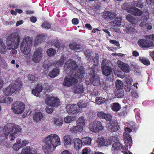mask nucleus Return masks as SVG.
<instances>
[{
  "label": "nucleus",
  "instance_id": "obj_1",
  "mask_svg": "<svg viewBox=\"0 0 154 154\" xmlns=\"http://www.w3.org/2000/svg\"><path fill=\"white\" fill-rule=\"evenodd\" d=\"M75 61L72 60H69L65 63L64 69L67 73L70 74L76 78H80L84 76L85 71L82 67H80L78 69Z\"/></svg>",
  "mask_w": 154,
  "mask_h": 154
},
{
  "label": "nucleus",
  "instance_id": "obj_2",
  "mask_svg": "<svg viewBox=\"0 0 154 154\" xmlns=\"http://www.w3.org/2000/svg\"><path fill=\"white\" fill-rule=\"evenodd\" d=\"M45 144L43 149L46 154H50L54 150L56 147L60 144V138L56 134H52L44 139Z\"/></svg>",
  "mask_w": 154,
  "mask_h": 154
},
{
  "label": "nucleus",
  "instance_id": "obj_3",
  "mask_svg": "<svg viewBox=\"0 0 154 154\" xmlns=\"http://www.w3.org/2000/svg\"><path fill=\"white\" fill-rule=\"evenodd\" d=\"M32 38L26 37L23 38L20 45V50L22 53L25 55H28L31 52L32 45Z\"/></svg>",
  "mask_w": 154,
  "mask_h": 154
},
{
  "label": "nucleus",
  "instance_id": "obj_4",
  "mask_svg": "<svg viewBox=\"0 0 154 154\" xmlns=\"http://www.w3.org/2000/svg\"><path fill=\"white\" fill-rule=\"evenodd\" d=\"M5 132V131L8 132L9 138L11 141L14 140L15 138V135L18 133H20L21 130L20 127L14 124L8 123L6 125L4 128Z\"/></svg>",
  "mask_w": 154,
  "mask_h": 154
},
{
  "label": "nucleus",
  "instance_id": "obj_5",
  "mask_svg": "<svg viewBox=\"0 0 154 154\" xmlns=\"http://www.w3.org/2000/svg\"><path fill=\"white\" fill-rule=\"evenodd\" d=\"M20 40L19 35L13 34L9 35L6 40L7 48L9 50L17 49L18 47Z\"/></svg>",
  "mask_w": 154,
  "mask_h": 154
},
{
  "label": "nucleus",
  "instance_id": "obj_6",
  "mask_svg": "<svg viewBox=\"0 0 154 154\" xmlns=\"http://www.w3.org/2000/svg\"><path fill=\"white\" fill-rule=\"evenodd\" d=\"M43 54L42 49L38 48L34 51L31 59L28 57L26 59L27 62L29 64L32 63V62L35 63H39L42 59Z\"/></svg>",
  "mask_w": 154,
  "mask_h": 154
},
{
  "label": "nucleus",
  "instance_id": "obj_7",
  "mask_svg": "<svg viewBox=\"0 0 154 154\" xmlns=\"http://www.w3.org/2000/svg\"><path fill=\"white\" fill-rule=\"evenodd\" d=\"M43 90L44 94H46L47 92H50L51 91V88L47 84H45L42 85H38L37 87L32 90V93L34 95L38 97L40 93Z\"/></svg>",
  "mask_w": 154,
  "mask_h": 154
},
{
  "label": "nucleus",
  "instance_id": "obj_8",
  "mask_svg": "<svg viewBox=\"0 0 154 154\" xmlns=\"http://www.w3.org/2000/svg\"><path fill=\"white\" fill-rule=\"evenodd\" d=\"M21 86V84L20 82H16L15 83L9 85L6 88H4L3 89V93L6 96L11 95L15 92L17 88H20Z\"/></svg>",
  "mask_w": 154,
  "mask_h": 154
},
{
  "label": "nucleus",
  "instance_id": "obj_9",
  "mask_svg": "<svg viewBox=\"0 0 154 154\" xmlns=\"http://www.w3.org/2000/svg\"><path fill=\"white\" fill-rule=\"evenodd\" d=\"M91 69L92 70H90V80L91 82L94 86H97L100 85H101L102 83L100 82L99 76L95 73L97 70H94V68Z\"/></svg>",
  "mask_w": 154,
  "mask_h": 154
},
{
  "label": "nucleus",
  "instance_id": "obj_10",
  "mask_svg": "<svg viewBox=\"0 0 154 154\" xmlns=\"http://www.w3.org/2000/svg\"><path fill=\"white\" fill-rule=\"evenodd\" d=\"M89 129L92 132L97 133L102 131L103 129V127L100 122L95 121L90 124Z\"/></svg>",
  "mask_w": 154,
  "mask_h": 154
},
{
  "label": "nucleus",
  "instance_id": "obj_11",
  "mask_svg": "<svg viewBox=\"0 0 154 154\" xmlns=\"http://www.w3.org/2000/svg\"><path fill=\"white\" fill-rule=\"evenodd\" d=\"M47 98L45 100L46 104L48 106H59L60 101L57 97L50 96L46 95Z\"/></svg>",
  "mask_w": 154,
  "mask_h": 154
},
{
  "label": "nucleus",
  "instance_id": "obj_12",
  "mask_svg": "<svg viewBox=\"0 0 154 154\" xmlns=\"http://www.w3.org/2000/svg\"><path fill=\"white\" fill-rule=\"evenodd\" d=\"M78 82V80L77 79L70 75H69L65 78L63 85L65 86L70 87L75 84Z\"/></svg>",
  "mask_w": 154,
  "mask_h": 154
},
{
  "label": "nucleus",
  "instance_id": "obj_13",
  "mask_svg": "<svg viewBox=\"0 0 154 154\" xmlns=\"http://www.w3.org/2000/svg\"><path fill=\"white\" fill-rule=\"evenodd\" d=\"M102 69L103 74L107 77L109 81H111L113 79V73L111 67L108 66Z\"/></svg>",
  "mask_w": 154,
  "mask_h": 154
},
{
  "label": "nucleus",
  "instance_id": "obj_14",
  "mask_svg": "<svg viewBox=\"0 0 154 154\" xmlns=\"http://www.w3.org/2000/svg\"><path fill=\"white\" fill-rule=\"evenodd\" d=\"M138 44L141 48H149L154 47V44L152 41L145 39L139 40L138 42Z\"/></svg>",
  "mask_w": 154,
  "mask_h": 154
},
{
  "label": "nucleus",
  "instance_id": "obj_15",
  "mask_svg": "<svg viewBox=\"0 0 154 154\" xmlns=\"http://www.w3.org/2000/svg\"><path fill=\"white\" fill-rule=\"evenodd\" d=\"M99 147L107 146L111 144V142L109 138L106 137H99L97 140Z\"/></svg>",
  "mask_w": 154,
  "mask_h": 154
},
{
  "label": "nucleus",
  "instance_id": "obj_16",
  "mask_svg": "<svg viewBox=\"0 0 154 154\" xmlns=\"http://www.w3.org/2000/svg\"><path fill=\"white\" fill-rule=\"evenodd\" d=\"M86 106H66L67 112L69 114H75L79 113L80 109L86 107Z\"/></svg>",
  "mask_w": 154,
  "mask_h": 154
},
{
  "label": "nucleus",
  "instance_id": "obj_17",
  "mask_svg": "<svg viewBox=\"0 0 154 154\" xmlns=\"http://www.w3.org/2000/svg\"><path fill=\"white\" fill-rule=\"evenodd\" d=\"M112 149L114 151L119 150L120 149L127 150L128 147L122 146V144L118 142H115L112 145Z\"/></svg>",
  "mask_w": 154,
  "mask_h": 154
},
{
  "label": "nucleus",
  "instance_id": "obj_18",
  "mask_svg": "<svg viewBox=\"0 0 154 154\" xmlns=\"http://www.w3.org/2000/svg\"><path fill=\"white\" fill-rule=\"evenodd\" d=\"M123 138L125 146L128 147V146L131 144L132 142V139L131 135L129 134L124 132Z\"/></svg>",
  "mask_w": 154,
  "mask_h": 154
},
{
  "label": "nucleus",
  "instance_id": "obj_19",
  "mask_svg": "<svg viewBox=\"0 0 154 154\" xmlns=\"http://www.w3.org/2000/svg\"><path fill=\"white\" fill-rule=\"evenodd\" d=\"M129 13L136 16H140L143 14L142 11L135 7H132L129 10Z\"/></svg>",
  "mask_w": 154,
  "mask_h": 154
},
{
  "label": "nucleus",
  "instance_id": "obj_20",
  "mask_svg": "<svg viewBox=\"0 0 154 154\" xmlns=\"http://www.w3.org/2000/svg\"><path fill=\"white\" fill-rule=\"evenodd\" d=\"M94 58H92L94 64L92 67L90 69V70H92L91 69L94 68V70H97L98 66L99 64V56L97 54H95L94 56Z\"/></svg>",
  "mask_w": 154,
  "mask_h": 154
},
{
  "label": "nucleus",
  "instance_id": "obj_21",
  "mask_svg": "<svg viewBox=\"0 0 154 154\" xmlns=\"http://www.w3.org/2000/svg\"><path fill=\"white\" fill-rule=\"evenodd\" d=\"M117 64L121 69L124 72H128L129 70V67L128 66L120 60H118L117 62Z\"/></svg>",
  "mask_w": 154,
  "mask_h": 154
},
{
  "label": "nucleus",
  "instance_id": "obj_22",
  "mask_svg": "<svg viewBox=\"0 0 154 154\" xmlns=\"http://www.w3.org/2000/svg\"><path fill=\"white\" fill-rule=\"evenodd\" d=\"M66 60V57L62 56L60 60L54 63L53 65L56 68L60 67L63 64Z\"/></svg>",
  "mask_w": 154,
  "mask_h": 154
},
{
  "label": "nucleus",
  "instance_id": "obj_23",
  "mask_svg": "<svg viewBox=\"0 0 154 154\" xmlns=\"http://www.w3.org/2000/svg\"><path fill=\"white\" fill-rule=\"evenodd\" d=\"M73 91L75 93L81 94L84 91V88L82 84H79L76 85L73 88Z\"/></svg>",
  "mask_w": 154,
  "mask_h": 154
},
{
  "label": "nucleus",
  "instance_id": "obj_24",
  "mask_svg": "<svg viewBox=\"0 0 154 154\" xmlns=\"http://www.w3.org/2000/svg\"><path fill=\"white\" fill-rule=\"evenodd\" d=\"M43 114L41 112H36L34 114L33 119L35 122H40L43 117Z\"/></svg>",
  "mask_w": 154,
  "mask_h": 154
},
{
  "label": "nucleus",
  "instance_id": "obj_25",
  "mask_svg": "<svg viewBox=\"0 0 154 154\" xmlns=\"http://www.w3.org/2000/svg\"><path fill=\"white\" fill-rule=\"evenodd\" d=\"M74 146L76 149L79 150L83 145L82 140L78 138H75L74 140Z\"/></svg>",
  "mask_w": 154,
  "mask_h": 154
},
{
  "label": "nucleus",
  "instance_id": "obj_26",
  "mask_svg": "<svg viewBox=\"0 0 154 154\" xmlns=\"http://www.w3.org/2000/svg\"><path fill=\"white\" fill-rule=\"evenodd\" d=\"M116 15L117 14L114 12L106 11L104 13V16L106 17V18L110 20L113 19Z\"/></svg>",
  "mask_w": 154,
  "mask_h": 154
},
{
  "label": "nucleus",
  "instance_id": "obj_27",
  "mask_svg": "<svg viewBox=\"0 0 154 154\" xmlns=\"http://www.w3.org/2000/svg\"><path fill=\"white\" fill-rule=\"evenodd\" d=\"M20 154H35V152L29 146L25 147L23 148Z\"/></svg>",
  "mask_w": 154,
  "mask_h": 154
},
{
  "label": "nucleus",
  "instance_id": "obj_28",
  "mask_svg": "<svg viewBox=\"0 0 154 154\" xmlns=\"http://www.w3.org/2000/svg\"><path fill=\"white\" fill-rule=\"evenodd\" d=\"M25 106H12V109L14 112L17 114H21L23 112Z\"/></svg>",
  "mask_w": 154,
  "mask_h": 154
},
{
  "label": "nucleus",
  "instance_id": "obj_29",
  "mask_svg": "<svg viewBox=\"0 0 154 154\" xmlns=\"http://www.w3.org/2000/svg\"><path fill=\"white\" fill-rule=\"evenodd\" d=\"M59 69L58 68L54 69L48 73V75L51 78H54L59 74Z\"/></svg>",
  "mask_w": 154,
  "mask_h": 154
},
{
  "label": "nucleus",
  "instance_id": "obj_30",
  "mask_svg": "<svg viewBox=\"0 0 154 154\" xmlns=\"http://www.w3.org/2000/svg\"><path fill=\"white\" fill-rule=\"evenodd\" d=\"M140 26L147 30H150L152 28V26L149 25L148 23H147V22L145 21V19H143L142 20L140 24Z\"/></svg>",
  "mask_w": 154,
  "mask_h": 154
},
{
  "label": "nucleus",
  "instance_id": "obj_31",
  "mask_svg": "<svg viewBox=\"0 0 154 154\" xmlns=\"http://www.w3.org/2000/svg\"><path fill=\"white\" fill-rule=\"evenodd\" d=\"M13 101V99L8 97H2L0 98V103H9Z\"/></svg>",
  "mask_w": 154,
  "mask_h": 154
},
{
  "label": "nucleus",
  "instance_id": "obj_32",
  "mask_svg": "<svg viewBox=\"0 0 154 154\" xmlns=\"http://www.w3.org/2000/svg\"><path fill=\"white\" fill-rule=\"evenodd\" d=\"M81 140L83 145H89L91 143L92 139L91 138L87 137L83 138Z\"/></svg>",
  "mask_w": 154,
  "mask_h": 154
},
{
  "label": "nucleus",
  "instance_id": "obj_33",
  "mask_svg": "<svg viewBox=\"0 0 154 154\" xmlns=\"http://www.w3.org/2000/svg\"><path fill=\"white\" fill-rule=\"evenodd\" d=\"M6 49L5 44L2 39H0V52L1 54H4L6 52Z\"/></svg>",
  "mask_w": 154,
  "mask_h": 154
},
{
  "label": "nucleus",
  "instance_id": "obj_34",
  "mask_svg": "<svg viewBox=\"0 0 154 154\" xmlns=\"http://www.w3.org/2000/svg\"><path fill=\"white\" fill-rule=\"evenodd\" d=\"M115 96L119 98H122L124 96V93L122 89H118L115 93Z\"/></svg>",
  "mask_w": 154,
  "mask_h": 154
},
{
  "label": "nucleus",
  "instance_id": "obj_35",
  "mask_svg": "<svg viewBox=\"0 0 154 154\" xmlns=\"http://www.w3.org/2000/svg\"><path fill=\"white\" fill-rule=\"evenodd\" d=\"M69 47L71 50L75 51L80 49L81 48V46L75 43L70 44Z\"/></svg>",
  "mask_w": 154,
  "mask_h": 154
},
{
  "label": "nucleus",
  "instance_id": "obj_36",
  "mask_svg": "<svg viewBox=\"0 0 154 154\" xmlns=\"http://www.w3.org/2000/svg\"><path fill=\"white\" fill-rule=\"evenodd\" d=\"M126 32L128 34H133L136 31L133 26L131 24H129L128 27H126Z\"/></svg>",
  "mask_w": 154,
  "mask_h": 154
},
{
  "label": "nucleus",
  "instance_id": "obj_37",
  "mask_svg": "<svg viewBox=\"0 0 154 154\" xmlns=\"http://www.w3.org/2000/svg\"><path fill=\"white\" fill-rule=\"evenodd\" d=\"M140 61L144 65L148 66L150 64V63L149 60L145 57H139Z\"/></svg>",
  "mask_w": 154,
  "mask_h": 154
},
{
  "label": "nucleus",
  "instance_id": "obj_38",
  "mask_svg": "<svg viewBox=\"0 0 154 154\" xmlns=\"http://www.w3.org/2000/svg\"><path fill=\"white\" fill-rule=\"evenodd\" d=\"M74 120L75 118L72 116H68L64 118V121L66 123H70Z\"/></svg>",
  "mask_w": 154,
  "mask_h": 154
},
{
  "label": "nucleus",
  "instance_id": "obj_39",
  "mask_svg": "<svg viewBox=\"0 0 154 154\" xmlns=\"http://www.w3.org/2000/svg\"><path fill=\"white\" fill-rule=\"evenodd\" d=\"M28 77V79L30 81H37L38 79V75L34 74L29 75Z\"/></svg>",
  "mask_w": 154,
  "mask_h": 154
},
{
  "label": "nucleus",
  "instance_id": "obj_40",
  "mask_svg": "<svg viewBox=\"0 0 154 154\" xmlns=\"http://www.w3.org/2000/svg\"><path fill=\"white\" fill-rule=\"evenodd\" d=\"M116 84V88L117 90L122 89L123 87V84L122 82L119 80H117Z\"/></svg>",
  "mask_w": 154,
  "mask_h": 154
},
{
  "label": "nucleus",
  "instance_id": "obj_41",
  "mask_svg": "<svg viewBox=\"0 0 154 154\" xmlns=\"http://www.w3.org/2000/svg\"><path fill=\"white\" fill-rule=\"evenodd\" d=\"M132 7H131L130 4L127 3L124 4L122 6V8L124 10H126L127 12L129 13V11L131 9Z\"/></svg>",
  "mask_w": 154,
  "mask_h": 154
},
{
  "label": "nucleus",
  "instance_id": "obj_42",
  "mask_svg": "<svg viewBox=\"0 0 154 154\" xmlns=\"http://www.w3.org/2000/svg\"><path fill=\"white\" fill-rule=\"evenodd\" d=\"M56 53V50L52 48H50L47 51V55L50 57L54 55Z\"/></svg>",
  "mask_w": 154,
  "mask_h": 154
},
{
  "label": "nucleus",
  "instance_id": "obj_43",
  "mask_svg": "<svg viewBox=\"0 0 154 154\" xmlns=\"http://www.w3.org/2000/svg\"><path fill=\"white\" fill-rule=\"evenodd\" d=\"M78 125H79L81 126H84L85 125V120L83 117H79L77 121Z\"/></svg>",
  "mask_w": 154,
  "mask_h": 154
},
{
  "label": "nucleus",
  "instance_id": "obj_44",
  "mask_svg": "<svg viewBox=\"0 0 154 154\" xmlns=\"http://www.w3.org/2000/svg\"><path fill=\"white\" fill-rule=\"evenodd\" d=\"M65 143L66 144H72V140L69 136H66L64 137Z\"/></svg>",
  "mask_w": 154,
  "mask_h": 154
},
{
  "label": "nucleus",
  "instance_id": "obj_45",
  "mask_svg": "<svg viewBox=\"0 0 154 154\" xmlns=\"http://www.w3.org/2000/svg\"><path fill=\"white\" fill-rule=\"evenodd\" d=\"M83 51L86 57H88L89 59L91 60V59L92 58V57H91V52L88 49H84Z\"/></svg>",
  "mask_w": 154,
  "mask_h": 154
},
{
  "label": "nucleus",
  "instance_id": "obj_46",
  "mask_svg": "<svg viewBox=\"0 0 154 154\" xmlns=\"http://www.w3.org/2000/svg\"><path fill=\"white\" fill-rule=\"evenodd\" d=\"M105 102V99L102 97H97L96 99V102L98 105H101Z\"/></svg>",
  "mask_w": 154,
  "mask_h": 154
},
{
  "label": "nucleus",
  "instance_id": "obj_47",
  "mask_svg": "<svg viewBox=\"0 0 154 154\" xmlns=\"http://www.w3.org/2000/svg\"><path fill=\"white\" fill-rule=\"evenodd\" d=\"M63 121L62 119H59L54 118L53 119V122L55 124L59 126L61 125L63 123Z\"/></svg>",
  "mask_w": 154,
  "mask_h": 154
},
{
  "label": "nucleus",
  "instance_id": "obj_48",
  "mask_svg": "<svg viewBox=\"0 0 154 154\" xmlns=\"http://www.w3.org/2000/svg\"><path fill=\"white\" fill-rule=\"evenodd\" d=\"M44 39V36L43 35H38L36 37L35 39V42L38 43L42 41Z\"/></svg>",
  "mask_w": 154,
  "mask_h": 154
},
{
  "label": "nucleus",
  "instance_id": "obj_49",
  "mask_svg": "<svg viewBox=\"0 0 154 154\" xmlns=\"http://www.w3.org/2000/svg\"><path fill=\"white\" fill-rule=\"evenodd\" d=\"M122 19L121 17H117L114 20V23L117 26H119L121 25Z\"/></svg>",
  "mask_w": 154,
  "mask_h": 154
},
{
  "label": "nucleus",
  "instance_id": "obj_50",
  "mask_svg": "<svg viewBox=\"0 0 154 154\" xmlns=\"http://www.w3.org/2000/svg\"><path fill=\"white\" fill-rule=\"evenodd\" d=\"M42 28L48 29L51 28V25L48 22L46 21L42 24Z\"/></svg>",
  "mask_w": 154,
  "mask_h": 154
},
{
  "label": "nucleus",
  "instance_id": "obj_51",
  "mask_svg": "<svg viewBox=\"0 0 154 154\" xmlns=\"http://www.w3.org/2000/svg\"><path fill=\"white\" fill-rule=\"evenodd\" d=\"M134 5L139 8H143V5L141 2L138 1H134L133 4Z\"/></svg>",
  "mask_w": 154,
  "mask_h": 154
},
{
  "label": "nucleus",
  "instance_id": "obj_52",
  "mask_svg": "<svg viewBox=\"0 0 154 154\" xmlns=\"http://www.w3.org/2000/svg\"><path fill=\"white\" fill-rule=\"evenodd\" d=\"M22 147V146L21 145H19V144L15 143H14L13 146L12 148L14 150L18 151Z\"/></svg>",
  "mask_w": 154,
  "mask_h": 154
},
{
  "label": "nucleus",
  "instance_id": "obj_53",
  "mask_svg": "<svg viewBox=\"0 0 154 154\" xmlns=\"http://www.w3.org/2000/svg\"><path fill=\"white\" fill-rule=\"evenodd\" d=\"M109 124L110 125V126L111 127H116V128L117 126H118V122L116 120H111L109 122Z\"/></svg>",
  "mask_w": 154,
  "mask_h": 154
},
{
  "label": "nucleus",
  "instance_id": "obj_54",
  "mask_svg": "<svg viewBox=\"0 0 154 154\" xmlns=\"http://www.w3.org/2000/svg\"><path fill=\"white\" fill-rule=\"evenodd\" d=\"M126 18L128 20L132 23H134L133 20L134 17L130 14H128L126 16Z\"/></svg>",
  "mask_w": 154,
  "mask_h": 154
},
{
  "label": "nucleus",
  "instance_id": "obj_55",
  "mask_svg": "<svg viewBox=\"0 0 154 154\" xmlns=\"http://www.w3.org/2000/svg\"><path fill=\"white\" fill-rule=\"evenodd\" d=\"M112 116L111 114L106 113V115H105V117L104 119H106V121L110 122L112 120Z\"/></svg>",
  "mask_w": 154,
  "mask_h": 154
},
{
  "label": "nucleus",
  "instance_id": "obj_56",
  "mask_svg": "<svg viewBox=\"0 0 154 154\" xmlns=\"http://www.w3.org/2000/svg\"><path fill=\"white\" fill-rule=\"evenodd\" d=\"M105 115H106V113L103 112H98L97 114L98 117L102 119H104V118L105 117Z\"/></svg>",
  "mask_w": 154,
  "mask_h": 154
},
{
  "label": "nucleus",
  "instance_id": "obj_57",
  "mask_svg": "<svg viewBox=\"0 0 154 154\" xmlns=\"http://www.w3.org/2000/svg\"><path fill=\"white\" fill-rule=\"evenodd\" d=\"M24 103L20 101H17L15 102L13 106H25Z\"/></svg>",
  "mask_w": 154,
  "mask_h": 154
},
{
  "label": "nucleus",
  "instance_id": "obj_58",
  "mask_svg": "<svg viewBox=\"0 0 154 154\" xmlns=\"http://www.w3.org/2000/svg\"><path fill=\"white\" fill-rule=\"evenodd\" d=\"M149 14L148 12H146L143 15L144 18L143 19H145V21L147 22L149 18Z\"/></svg>",
  "mask_w": 154,
  "mask_h": 154
},
{
  "label": "nucleus",
  "instance_id": "obj_59",
  "mask_svg": "<svg viewBox=\"0 0 154 154\" xmlns=\"http://www.w3.org/2000/svg\"><path fill=\"white\" fill-rule=\"evenodd\" d=\"M52 45H54L56 48H59L60 47V43L59 41L57 40L54 41L52 42Z\"/></svg>",
  "mask_w": 154,
  "mask_h": 154
},
{
  "label": "nucleus",
  "instance_id": "obj_60",
  "mask_svg": "<svg viewBox=\"0 0 154 154\" xmlns=\"http://www.w3.org/2000/svg\"><path fill=\"white\" fill-rule=\"evenodd\" d=\"M109 42L111 43L114 44L117 47H119L120 45V44L119 42L116 40H110L109 41Z\"/></svg>",
  "mask_w": 154,
  "mask_h": 154
},
{
  "label": "nucleus",
  "instance_id": "obj_61",
  "mask_svg": "<svg viewBox=\"0 0 154 154\" xmlns=\"http://www.w3.org/2000/svg\"><path fill=\"white\" fill-rule=\"evenodd\" d=\"M108 66L106 64V60L105 59L103 60L101 64L102 69H103L104 68Z\"/></svg>",
  "mask_w": 154,
  "mask_h": 154
},
{
  "label": "nucleus",
  "instance_id": "obj_62",
  "mask_svg": "<svg viewBox=\"0 0 154 154\" xmlns=\"http://www.w3.org/2000/svg\"><path fill=\"white\" fill-rule=\"evenodd\" d=\"M119 126H117L116 128L115 126L112 127L110 128V130L111 132H115L119 129Z\"/></svg>",
  "mask_w": 154,
  "mask_h": 154
},
{
  "label": "nucleus",
  "instance_id": "obj_63",
  "mask_svg": "<svg viewBox=\"0 0 154 154\" xmlns=\"http://www.w3.org/2000/svg\"><path fill=\"white\" fill-rule=\"evenodd\" d=\"M147 5L150 6H152L154 5V0H146Z\"/></svg>",
  "mask_w": 154,
  "mask_h": 154
},
{
  "label": "nucleus",
  "instance_id": "obj_64",
  "mask_svg": "<svg viewBox=\"0 0 154 154\" xmlns=\"http://www.w3.org/2000/svg\"><path fill=\"white\" fill-rule=\"evenodd\" d=\"M29 143V141L27 140H23L21 143V146L22 147L26 146L27 144Z\"/></svg>",
  "mask_w": 154,
  "mask_h": 154
}]
</instances>
